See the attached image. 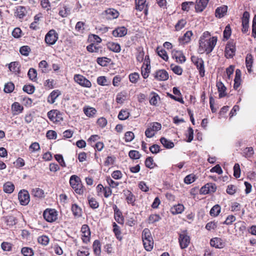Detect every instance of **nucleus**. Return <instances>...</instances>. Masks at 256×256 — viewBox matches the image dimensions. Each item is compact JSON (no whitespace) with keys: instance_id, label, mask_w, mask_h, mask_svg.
Returning a JSON list of instances; mask_svg holds the SVG:
<instances>
[{"instance_id":"6e6d98bb","label":"nucleus","mask_w":256,"mask_h":256,"mask_svg":"<svg viewBox=\"0 0 256 256\" xmlns=\"http://www.w3.org/2000/svg\"><path fill=\"white\" fill-rule=\"evenodd\" d=\"M84 23L82 22H78L75 26V30L80 34H82L84 30Z\"/></svg>"},{"instance_id":"bf43d9fd","label":"nucleus","mask_w":256,"mask_h":256,"mask_svg":"<svg viewBox=\"0 0 256 256\" xmlns=\"http://www.w3.org/2000/svg\"><path fill=\"white\" fill-rule=\"evenodd\" d=\"M23 90L28 94H32L34 92L35 88L32 85H25L23 87Z\"/></svg>"},{"instance_id":"4d7b16f0","label":"nucleus","mask_w":256,"mask_h":256,"mask_svg":"<svg viewBox=\"0 0 256 256\" xmlns=\"http://www.w3.org/2000/svg\"><path fill=\"white\" fill-rule=\"evenodd\" d=\"M30 52V48L28 46H22L20 49V53L24 56H28Z\"/></svg>"},{"instance_id":"c756f323","label":"nucleus","mask_w":256,"mask_h":256,"mask_svg":"<svg viewBox=\"0 0 256 256\" xmlns=\"http://www.w3.org/2000/svg\"><path fill=\"white\" fill-rule=\"evenodd\" d=\"M113 226V232L116 236V238L119 240H122V237L121 236V231L120 230V228L116 222H113L112 224Z\"/></svg>"},{"instance_id":"3c124183","label":"nucleus","mask_w":256,"mask_h":256,"mask_svg":"<svg viewBox=\"0 0 256 256\" xmlns=\"http://www.w3.org/2000/svg\"><path fill=\"white\" fill-rule=\"evenodd\" d=\"M14 88V85L12 82H8L4 85V91L7 93L12 92Z\"/></svg>"},{"instance_id":"72a5a7b5","label":"nucleus","mask_w":256,"mask_h":256,"mask_svg":"<svg viewBox=\"0 0 256 256\" xmlns=\"http://www.w3.org/2000/svg\"><path fill=\"white\" fill-rule=\"evenodd\" d=\"M84 112L86 116L91 117L96 114V110L94 108L88 106L84 108Z\"/></svg>"},{"instance_id":"473e14b6","label":"nucleus","mask_w":256,"mask_h":256,"mask_svg":"<svg viewBox=\"0 0 256 256\" xmlns=\"http://www.w3.org/2000/svg\"><path fill=\"white\" fill-rule=\"evenodd\" d=\"M94 253L97 256H99L100 254V243L99 240H95L92 245Z\"/></svg>"},{"instance_id":"4468645a","label":"nucleus","mask_w":256,"mask_h":256,"mask_svg":"<svg viewBox=\"0 0 256 256\" xmlns=\"http://www.w3.org/2000/svg\"><path fill=\"white\" fill-rule=\"evenodd\" d=\"M210 244L216 248H222L225 246V242L220 238H214L210 240Z\"/></svg>"},{"instance_id":"7ed1b4c3","label":"nucleus","mask_w":256,"mask_h":256,"mask_svg":"<svg viewBox=\"0 0 256 256\" xmlns=\"http://www.w3.org/2000/svg\"><path fill=\"white\" fill-rule=\"evenodd\" d=\"M191 60L193 64L196 66L199 71L200 75L201 77L204 76V62L202 58L192 56H191Z\"/></svg>"},{"instance_id":"dca6fc26","label":"nucleus","mask_w":256,"mask_h":256,"mask_svg":"<svg viewBox=\"0 0 256 256\" xmlns=\"http://www.w3.org/2000/svg\"><path fill=\"white\" fill-rule=\"evenodd\" d=\"M108 48L114 52L118 53L121 50V47L120 44L113 42H110L106 44Z\"/></svg>"},{"instance_id":"4c0bfd02","label":"nucleus","mask_w":256,"mask_h":256,"mask_svg":"<svg viewBox=\"0 0 256 256\" xmlns=\"http://www.w3.org/2000/svg\"><path fill=\"white\" fill-rule=\"evenodd\" d=\"M220 206L218 204H216L211 208L210 212V214L211 216H216L220 213Z\"/></svg>"},{"instance_id":"f257e3e1","label":"nucleus","mask_w":256,"mask_h":256,"mask_svg":"<svg viewBox=\"0 0 256 256\" xmlns=\"http://www.w3.org/2000/svg\"><path fill=\"white\" fill-rule=\"evenodd\" d=\"M217 42V38L210 37V34L208 32H205L200 36L199 40L198 52L200 54L206 52L209 54L214 50Z\"/></svg>"},{"instance_id":"39448f33","label":"nucleus","mask_w":256,"mask_h":256,"mask_svg":"<svg viewBox=\"0 0 256 256\" xmlns=\"http://www.w3.org/2000/svg\"><path fill=\"white\" fill-rule=\"evenodd\" d=\"M43 216L46 220L52 222L57 219L58 213L54 209H46L43 213Z\"/></svg>"},{"instance_id":"7c9ffc66","label":"nucleus","mask_w":256,"mask_h":256,"mask_svg":"<svg viewBox=\"0 0 256 256\" xmlns=\"http://www.w3.org/2000/svg\"><path fill=\"white\" fill-rule=\"evenodd\" d=\"M144 246L145 250L148 252L151 251L154 246V240H142Z\"/></svg>"},{"instance_id":"774afa93","label":"nucleus","mask_w":256,"mask_h":256,"mask_svg":"<svg viewBox=\"0 0 256 256\" xmlns=\"http://www.w3.org/2000/svg\"><path fill=\"white\" fill-rule=\"evenodd\" d=\"M252 36L254 38H256V15L254 16L252 20Z\"/></svg>"},{"instance_id":"0eeeda50","label":"nucleus","mask_w":256,"mask_h":256,"mask_svg":"<svg viewBox=\"0 0 256 256\" xmlns=\"http://www.w3.org/2000/svg\"><path fill=\"white\" fill-rule=\"evenodd\" d=\"M74 78L75 82L83 87L90 88L92 86L90 82L82 75L75 74Z\"/></svg>"},{"instance_id":"aec40b11","label":"nucleus","mask_w":256,"mask_h":256,"mask_svg":"<svg viewBox=\"0 0 256 256\" xmlns=\"http://www.w3.org/2000/svg\"><path fill=\"white\" fill-rule=\"evenodd\" d=\"M135 2L136 10L140 11L144 10L145 13H146L148 10L146 8L147 6L146 4V0H135Z\"/></svg>"},{"instance_id":"f3484780","label":"nucleus","mask_w":256,"mask_h":256,"mask_svg":"<svg viewBox=\"0 0 256 256\" xmlns=\"http://www.w3.org/2000/svg\"><path fill=\"white\" fill-rule=\"evenodd\" d=\"M127 34V29L124 27H118L112 31V35L114 37H122Z\"/></svg>"},{"instance_id":"20e7f679","label":"nucleus","mask_w":256,"mask_h":256,"mask_svg":"<svg viewBox=\"0 0 256 256\" xmlns=\"http://www.w3.org/2000/svg\"><path fill=\"white\" fill-rule=\"evenodd\" d=\"M48 117L50 121L57 124L63 121L62 113L57 110H52L48 112Z\"/></svg>"},{"instance_id":"f8f14e48","label":"nucleus","mask_w":256,"mask_h":256,"mask_svg":"<svg viewBox=\"0 0 256 256\" xmlns=\"http://www.w3.org/2000/svg\"><path fill=\"white\" fill-rule=\"evenodd\" d=\"M172 58H174L177 62L183 63L186 60L185 56L180 50H174L172 52Z\"/></svg>"},{"instance_id":"f704fd0d","label":"nucleus","mask_w":256,"mask_h":256,"mask_svg":"<svg viewBox=\"0 0 256 256\" xmlns=\"http://www.w3.org/2000/svg\"><path fill=\"white\" fill-rule=\"evenodd\" d=\"M160 141L162 144L166 148H172L174 146L173 142L164 138H162Z\"/></svg>"},{"instance_id":"9b49d317","label":"nucleus","mask_w":256,"mask_h":256,"mask_svg":"<svg viewBox=\"0 0 256 256\" xmlns=\"http://www.w3.org/2000/svg\"><path fill=\"white\" fill-rule=\"evenodd\" d=\"M236 48L232 43L226 44L225 48V56L228 58H232L235 54Z\"/></svg>"},{"instance_id":"412c9836","label":"nucleus","mask_w":256,"mask_h":256,"mask_svg":"<svg viewBox=\"0 0 256 256\" xmlns=\"http://www.w3.org/2000/svg\"><path fill=\"white\" fill-rule=\"evenodd\" d=\"M192 36V31H187L182 36L179 38L178 40L180 44H185L190 42Z\"/></svg>"},{"instance_id":"2f4dec72","label":"nucleus","mask_w":256,"mask_h":256,"mask_svg":"<svg viewBox=\"0 0 256 256\" xmlns=\"http://www.w3.org/2000/svg\"><path fill=\"white\" fill-rule=\"evenodd\" d=\"M184 208L182 204H178L172 208L171 212L173 214H181L184 210Z\"/></svg>"},{"instance_id":"5701e85b","label":"nucleus","mask_w":256,"mask_h":256,"mask_svg":"<svg viewBox=\"0 0 256 256\" xmlns=\"http://www.w3.org/2000/svg\"><path fill=\"white\" fill-rule=\"evenodd\" d=\"M114 219L120 224H123L124 219L122 216L121 212L118 208L116 206H114Z\"/></svg>"},{"instance_id":"423d86ee","label":"nucleus","mask_w":256,"mask_h":256,"mask_svg":"<svg viewBox=\"0 0 256 256\" xmlns=\"http://www.w3.org/2000/svg\"><path fill=\"white\" fill-rule=\"evenodd\" d=\"M58 39V34L54 30H50L45 36V42L49 45L54 44Z\"/></svg>"},{"instance_id":"ddd939ff","label":"nucleus","mask_w":256,"mask_h":256,"mask_svg":"<svg viewBox=\"0 0 256 256\" xmlns=\"http://www.w3.org/2000/svg\"><path fill=\"white\" fill-rule=\"evenodd\" d=\"M154 76L158 80L164 81L168 78V74L166 70H160L155 72Z\"/></svg>"},{"instance_id":"c85d7f7f","label":"nucleus","mask_w":256,"mask_h":256,"mask_svg":"<svg viewBox=\"0 0 256 256\" xmlns=\"http://www.w3.org/2000/svg\"><path fill=\"white\" fill-rule=\"evenodd\" d=\"M60 94L58 90H53L48 96V102L50 104H54Z\"/></svg>"},{"instance_id":"680f3d73","label":"nucleus","mask_w":256,"mask_h":256,"mask_svg":"<svg viewBox=\"0 0 256 256\" xmlns=\"http://www.w3.org/2000/svg\"><path fill=\"white\" fill-rule=\"evenodd\" d=\"M88 204L92 208H96L98 206V203L96 200L95 198H88Z\"/></svg>"},{"instance_id":"9d476101","label":"nucleus","mask_w":256,"mask_h":256,"mask_svg":"<svg viewBox=\"0 0 256 256\" xmlns=\"http://www.w3.org/2000/svg\"><path fill=\"white\" fill-rule=\"evenodd\" d=\"M82 232V240L84 242L87 244L90 242V232L88 226L84 224L82 226L81 228Z\"/></svg>"},{"instance_id":"e2e57ef3","label":"nucleus","mask_w":256,"mask_h":256,"mask_svg":"<svg viewBox=\"0 0 256 256\" xmlns=\"http://www.w3.org/2000/svg\"><path fill=\"white\" fill-rule=\"evenodd\" d=\"M231 35V28L229 24L227 25L224 31V38L226 40L228 39Z\"/></svg>"},{"instance_id":"e433bc0d","label":"nucleus","mask_w":256,"mask_h":256,"mask_svg":"<svg viewBox=\"0 0 256 256\" xmlns=\"http://www.w3.org/2000/svg\"><path fill=\"white\" fill-rule=\"evenodd\" d=\"M142 240L153 239L151 232L149 229L146 228L142 230Z\"/></svg>"},{"instance_id":"cd10ccee","label":"nucleus","mask_w":256,"mask_h":256,"mask_svg":"<svg viewBox=\"0 0 256 256\" xmlns=\"http://www.w3.org/2000/svg\"><path fill=\"white\" fill-rule=\"evenodd\" d=\"M4 191L8 194H11L13 192L14 186L10 182H8L4 184Z\"/></svg>"},{"instance_id":"393cba45","label":"nucleus","mask_w":256,"mask_h":256,"mask_svg":"<svg viewBox=\"0 0 256 256\" xmlns=\"http://www.w3.org/2000/svg\"><path fill=\"white\" fill-rule=\"evenodd\" d=\"M108 18L110 19H114L118 17V12L114 8H108L106 10Z\"/></svg>"},{"instance_id":"603ef678","label":"nucleus","mask_w":256,"mask_h":256,"mask_svg":"<svg viewBox=\"0 0 256 256\" xmlns=\"http://www.w3.org/2000/svg\"><path fill=\"white\" fill-rule=\"evenodd\" d=\"M110 59L106 58H97L96 62H97L100 66H106L107 64L108 63Z\"/></svg>"},{"instance_id":"2eb2a0df","label":"nucleus","mask_w":256,"mask_h":256,"mask_svg":"<svg viewBox=\"0 0 256 256\" xmlns=\"http://www.w3.org/2000/svg\"><path fill=\"white\" fill-rule=\"evenodd\" d=\"M209 0H196L195 9L196 12H202L206 8Z\"/></svg>"},{"instance_id":"5fc2aeb1","label":"nucleus","mask_w":256,"mask_h":256,"mask_svg":"<svg viewBox=\"0 0 256 256\" xmlns=\"http://www.w3.org/2000/svg\"><path fill=\"white\" fill-rule=\"evenodd\" d=\"M38 240L40 244L44 246H46L49 242L50 239L48 236H42L38 237Z\"/></svg>"},{"instance_id":"a211bd4d","label":"nucleus","mask_w":256,"mask_h":256,"mask_svg":"<svg viewBox=\"0 0 256 256\" xmlns=\"http://www.w3.org/2000/svg\"><path fill=\"white\" fill-rule=\"evenodd\" d=\"M228 6H226L218 7L216 10L215 16L216 18H220L226 14Z\"/></svg>"},{"instance_id":"58836bf2","label":"nucleus","mask_w":256,"mask_h":256,"mask_svg":"<svg viewBox=\"0 0 256 256\" xmlns=\"http://www.w3.org/2000/svg\"><path fill=\"white\" fill-rule=\"evenodd\" d=\"M144 52L143 48L142 47H138L137 48V53L136 54V60L139 62H142Z\"/></svg>"},{"instance_id":"37998d69","label":"nucleus","mask_w":256,"mask_h":256,"mask_svg":"<svg viewBox=\"0 0 256 256\" xmlns=\"http://www.w3.org/2000/svg\"><path fill=\"white\" fill-rule=\"evenodd\" d=\"M130 112L128 110H122L118 115V118L120 120H125L130 116Z\"/></svg>"},{"instance_id":"6e6552de","label":"nucleus","mask_w":256,"mask_h":256,"mask_svg":"<svg viewBox=\"0 0 256 256\" xmlns=\"http://www.w3.org/2000/svg\"><path fill=\"white\" fill-rule=\"evenodd\" d=\"M18 197L20 204L22 206H26L30 202V194L26 190H20L18 193Z\"/></svg>"},{"instance_id":"052dcab7","label":"nucleus","mask_w":256,"mask_h":256,"mask_svg":"<svg viewBox=\"0 0 256 256\" xmlns=\"http://www.w3.org/2000/svg\"><path fill=\"white\" fill-rule=\"evenodd\" d=\"M234 176L236 178H238L240 177V169L238 164H235L234 166Z\"/></svg>"},{"instance_id":"b1692460","label":"nucleus","mask_w":256,"mask_h":256,"mask_svg":"<svg viewBox=\"0 0 256 256\" xmlns=\"http://www.w3.org/2000/svg\"><path fill=\"white\" fill-rule=\"evenodd\" d=\"M216 86L219 92V98H222L226 96V94L225 92L226 90V88L224 84L221 82H218L216 83Z\"/></svg>"},{"instance_id":"338daca9","label":"nucleus","mask_w":256,"mask_h":256,"mask_svg":"<svg viewBox=\"0 0 256 256\" xmlns=\"http://www.w3.org/2000/svg\"><path fill=\"white\" fill-rule=\"evenodd\" d=\"M139 77V74L136 72H134L130 74L129 79L131 82L135 84L137 82Z\"/></svg>"},{"instance_id":"a19ab883","label":"nucleus","mask_w":256,"mask_h":256,"mask_svg":"<svg viewBox=\"0 0 256 256\" xmlns=\"http://www.w3.org/2000/svg\"><path fill=\"white\" fill-rule=\"evenodd\" d=\"M246 66L249 72H251V68L253 63L252 57L251 54H248L246 58Z\"/></svg>"},{"instance_id":"a18cd8bd","label":"nucleus","mask_w":256,"mask_h":256,"mask_svg":"<svg viewBox=\"0 0 256 256\" xmlns=\"http://www.w3.org/2000/svg\"><path fill=\"white\" fill-rule=\"evenodd\" d=\"M146 166L149 168H153L156 166V164L154 162L152 158L149 156L145 160Z\"/></svg>"},{"instance_id":"69168bd1","label":"nucleus","mask_w":256,"mask_h":256,"mask_svg":"<svg viewBox=\"0 0 256 256\" xmlns=\"http://www.w3.org/2000/svg\"><path fill=\"white\" fill-rule=\"evenodd\" d=\"M195 180V176L194 174H190L186 176L184 182L186 184H190Z\"/></svg>"},{"instance_id":"8fccbe9b","label":"nucleus","mask_w":256,"mask_h":256,"mask_svg":"<svg viewBox=\"0 0 256 256\" xmlns=\"http://www.w3.org/2000/svg\"><path fill=\"white\" fill-rule=\"evenodd\" d=\"M161 219V218L158 214H152L148 218V223L152 224L155 222H158Z\"/></svg>"},{"instance_id":"09e8293b","label":"nucleus","mask_w":256,"mask_h":256,"mask_svg":"<svg viewBox=\"0 0 256 256\" xmlns=\"http://www.w3.org/2000/svg\"><path fill=\"white\" fill-rule=\"evenodd\" d=\"M170 68L173 71V72L178 74V75H181L182 72V68L178 66H176L174 64H171Z\"/></svg>"},{"instance_id":"c03bdc74","label":"nucleus","mask_w":256,"mask_h":256,"mask_svg":"<svg viewBox=\"0 0 256 256\" xmlns=\"http://www.w3.org/2000/svg\"><path fill=\"white\" fill-rule=\"evenodd\" d=\"M28 75L30 80L34 82L36 81L37 72L34 68H30L28 72Z\"/></svg>"},{"instance_id":"1a4fd4ad","label":"nucleus","mask_w":256,"mask_h":256,"mask_svg":"<svg viewBox=\"0 0 256 256\" xmlns=\"http://www.w3.org/2000/svg\"><path fill=\"white\" fill-rule=\"evenodd\" d=\"M178 242L181 248H185L188 247L190 244V236L184 232L180 234L179 236Z\"/></svg>"},{"instance_id":"13d9d810","label":"nucleus","mask_w":256,"mask_h":256,"mask_svg":"<svg viewBox=\"0 0 256 256\" xmlns=\"http://www.w3.org/2000/svg\"><path fill=\"white\" fill-rule=\"evenodd\" d=\"M128 155L131 158L134 160L140 158L141 156L140 152L136 150H132L130 151Z\"/></svg>"},{"instance_id":"de8ad7c7","label":"nucleus","mask_w":256,"mask_h":256,"mask_svg":"<svg viewBox=\"0 0 256 256\" xmlns=\"http://www.w3.org/2000/svg\"><path fill=\"white\" fill-rule=\"evenodd\" d=\"M156 50L158 55L160 58H162L164 60L166 61H167L168 60V56L167 54L166 51L164 50L159 49V48H158Z\"/></svg>"},{"instance_id":"4be33fe9","label":"nucleus","mask_w":256,"mask_h":256,"mask_svg":"<svg viewBox=\"0 0 256 256\" xmlns=\"http://www.w3.org/2000/svg\"><path fill=\"white\" fill-rule=\"evenodd\" d=\"M23 110V106L18 102H14L12 106V110L13 115H17L21 113Z\"/></svg>"},{"instance_id":"c9c22d12","label":"nucleus","mask_w":256,"mask_h":256,"mask_svg":"<svg viewBox=\"0 0 256 256\" xmlns=\"http://www.w3.org/2000/svg\"><path fill=\"white\" fill-rule=\"evenodd\" d=\"M126 92L118 93L116 95V101L118 104H122L126 100Z\"/></svg>"},{"instance_id":"ea45409f","label":"nucleus","mask_w":256,"mask_h":256,"mask_svg":"<svg viewBox=\"0 0 256 256\" xmlns=\"http://www.w3.org/2000/svg\"><path fill=\"white\" fill-rule=\"evenodd\" d=\"M72 210L74 215L80 216L82 215V209L76 204H74L72 206Z\"/></svg>"},{"instance_id":"bb28decb","label":"nucleus","mask_w":256,"mask_h":256,"mask_svg":"<svg viewBox=\"0 0 256 256\" xmlns=\"http://www.w3.org/2000/svg\"><path fill=\"white\" fill-rule=\"evenodd\" d=\"M26 14V8L22 6H18L16 8V14L19 18H22Z\"/></svg>"},{"instance_id":"f03ea898","label":"nucleus","mask_w":256,"mask_h":256,"mask_svg":"<svg viewBox=\"0 0 256 256\" xmlns=\"http://www.w3.org/2000/svg\"><path fill=\"white\" fill-rule=\"evenodd\" d=\"M70 184L75 192L79 194H82L84 192L80 178L76 175H72L70 179Z\"/></svg>"},{"instance_id":"0e129e2a","label":"nucleus","mask_w":256,"mask_h":256,"mask_svg":"<svg viewBox=\"0 0 256 256\" xmlns=\"http://www.w3.org/2000/svg\"><path fill=\"white\" fill-rule=\"evenodd\" d=\"M97 82L98 84L101 86L108 85V80L104 76L98 77L97 78Z\"/></svg>"},{"instance_id":"79ce46f5","label":"nucleus","mask_w":256,"mask_h":256,"mask_svg":"<svg viewBox=\"0 0 256 256\" xmlns=\"http://www.w3.org/2000/svg\"><path fill=\"white\" fill-rule=\"evenodd\" d=\"M32 194L37 198H42L44 196L43 190L38 188L32 189Z\"/></svg>"},{"instance_id":"864d4df0","label":"nucleus","mask_w":256,"mask_h":256,"mask_svg":"<svg viewBox=\"0 0 256 256\" xmlns=\"http://www.w3.org/2000/svg\"><path fill=\"white\" fill-rule=\"evenodd\" d=\"M21 252L24 256H32L34 254L33 250L28 247L22 248Z\"/></svg>"},{"instance_id":"a878e982","label":"nucleus","mask_w":256,"mask_h":256,"mask_svg":"<svg viewBox=\"0 0 256 256\" xmlns=\"http://www.w3.org/2000/svg\"><path fill=\"white\" fill-rule=\"evenodd\" d=\"M8 68L10 71L14 72L16 74H18L20 72V65L18 62H12L9 64Z\"/></svg>"},{"instance_id":"49530a36","label":"nucleus","mask_w":256,"mask_h":256,"mask_svg":"<svg viewBox=\"0 0 256 256\" xmlns=\"http://www.w3.org/2000/svg\"><path fill=\"white\" fill-rule=\"evenodd\" d=\"M186 24V21L184 19L179 20L175 26L176 30L179 31L184 27Z\"/></svg>"},{"instance_id":"6ab92c4d","label":"nucleus","mask_w":256,"mask_h":256,"mask_svg":"<svg viewBox=\"0 0 256 256\" xmlns=\"http://www.w3.org/2000/svg\"><path fill=\"white\" fill-rule=\"evenodd\" d=\"M124 194L126 196V200L129 204L134 205L135 202V198L132 192L129 190H124Z\"/></svg>"}]
</instances>
